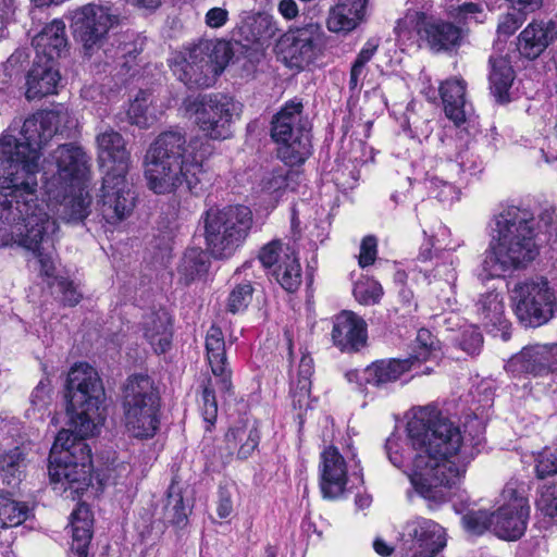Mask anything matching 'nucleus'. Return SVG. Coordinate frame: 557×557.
<instances>
[{
  "instance_id": "nucleus-1",
  "label": "nucleus",
  "mask_w": 557,
  "mask_h": 557,
  "mask_svg": "<svg viewBox=\"0 0 557 557\" xmlns=\"http://www.w3.org/2000/svg\"><path fill=\"white\" fill-rule=\"evenodd\" d=\"M70 429L61 430L51 447L49 476L54 490L75 499L91 483V449L85 442L104 421L106 392L98 372L87 363L73 366L65 385Z\"/></svg>"
},
{
  "instance_id": "nucleus-2",
  "label": "nucleus",
  "mask_w": 557,
  "mask_h": 557,
  "mask_svg": "<svg viewBox=\"0 0 557 557\" xmlns=\"http://www.w3.org/2000/svg\"><path fill=\"white\" fill-rule=\"evenodd\" d=\"M407 434L414 450L409 474L412 486L431 504L447 502L472 459L459 426L436 408L421 407L408 421Z\"/></svg>"
},
{
  "instance_id": "nucleus-3",
  "label": "nucleus",
  "mask_w": 557,
  "mask_h": 557,
  "mask_svg": "<svg viewBox=\"0 0 557 557\" xmlns=\"http://www.w3.org/2000/svg\"><path fill=\"white\" fill-rule=\"evenodd\" d=\"M210 153V144L199 138L187 141L182 132L161 133L146 153L148 187L154 194L165 195L185 185L189 193L199 196L209 183L203 162Z\"/></svg>"
},
{
  "instance_id": "nucleus-4",
  "label": "nucleus",
  "mask_w": 557,
  "mask_h": 557,
  "mask_svg": "<svg viewBox=\"0 0 557 557\" xmlns=\"http://www.w3.org/2000/svg\"><path fill=\"white\" fill-rule=\"evenodd\" d=\"M493 231L479 273L482 282L524 268L539 255L534 216L529 210L516 206L503 209L495 216Z\"/></svg>"
},
{
  "instance_id": "nucleus-5",
  "label": "nucleus",
  "mask_w": 557,
  "mask_h": 557,
  "mask_svg": "<svg viewBox=\"0 0 557 557\" xmlns=\"http://www.w3.org/2000/svg\"><path fill=\"white\" fill-rule=\"evenodd\" d=\"M67 110H41L28 116L20 131L21 138L11 129L0 137V166L24 175L26 185H37L41 149L57 134L69 128Z\"/></svg>"
},
{
  "instance_id": "nucleus-6",
  "label": "nucleus",
  "mask_w": 557,
  "mask_h": 557,
  "mask_svg": "<svg viewBox=\"0 0 557 557\" xmlns=\"http://www.w3.org/2000/svg\"><path fill=\"white\" fill-rule=\"evenodd\" d=\"M96 144L99 162L107 169L97 203L106 223L115 225L135 208L136 195L126 178L129 151L123 136L109 126L99 128Z\"/></svg>"
},
{
  "instance_id": "nucleus-7",
  "label": "nucleus",
  "mask_w": 557,
  "mask_h": 557,
  "mask_svg": "<svg viewBox=\"0 0 557 557\" xmlns=\"http://www.w3.org/2000/svg\"><path fill=\"white\" fill-rule=\"evenodd\" d=\"M24 175L0 166V188L11 189L0 193V247L16 244L33 248L34 238L29 235L49 218L46 207L38 199V184L26 185Z\"/></svg>"
},
{
  "instance_id": "nucleus-8",
  "label": "nucleus",
  "mask_w": 557,
  "mask_h": 557,
  "mask_svg": "<svg viewBox=\"0 0 557 557\" xmlns=\"http://www.w3.org/2000/svg\"><path fill=\"white\" fill-rule=\"evenodd\" d=\"M251 210L246 206L210 208L203 215L207 249L214 259H228L246 242L252 227Z\"/></svg>"
},
{
  "instance_id": "nucleus-9",
  "label": "nucleus",
  "mask_w": 557,
  "mask_h": 557,
  "mask_svg": "<svg viewBox=\"0 0 557 557\" xmlns=\"http://www.w3.org/2000/svg\"><path fill=\"white\" fill-rule=\"evenodd\" d=\"M183 107L203 135L224 140L233 135V125L240 117L243 104L232 96L215 92L187 97Z\"/></svg>"
},
{
  "instance_id": "nucleus-10",
  "label": "nucleus",
  "mask_w": 557,
  "mask_h": 557,
  "mask_svg": "<svg viewBox=\"0 0 557 557\" xmlns=\"http://www.w3.org/2000/svg\"><path fill=\"white\" fill-rule=\"evenodd\" d=\"M302 103L287 102L273 117L271 136L281 146L278 157L288 165L302 164L311 154V135L301 120Z\"/></svg>"
},
{
  "instance_id": "nucleus-11",
  "label": "nucleus",
  "mask_w": 557,
  "mask_h": 557,
  "mask_svg": "<svg viewBox=\"0 0 557 557\" xmlns=\"http://www.w3.org/2000/svg\"><path fill=\"white\" fill-rule=\"evenodd\" d=\"M233 51L227 41H203L195 46L180 66V79L189 88L212 86L224 71Z\"/></svg>"
},
{
  "instance_id": "nucleus-12",
  "label": "nucleus",
  "mask_w": 557,
  "mask_h": 557,
  "mask_svg": "<svg viewBox=\"0 0 557 557\" xmlns=\"http://www.w3.org/2000/svg\"><path fill=\"white\" fill-rule=\"evenodd\" d=\"M88 171V157L81 147L72 144L60 145L46 161L45 193L58 199L60 186L84 185Z\"/></svg>"
},
{
  "instance_id": "nucleus-13",
  "label": "nucleus",
  "mask_w": 557,
  "mask_h": 557,
  "mask_svg": "<svg viewBox=\"0 0 557 557\" xmlns=\"http://www.w3.org/2000/svg\"><path fill=\"white\" fill-rule=\"evenodd\" d=\"M511 300L518 320L527 327L541 326L553 318L555 295L543 277L518 283Z\"/></svg>"
},
{
  "instance_id": "nucleus-14",
  "label": "nucleus",
  "mask_w": 557,
  "mask_h": 557,
  "mask_svg": "<svg viewBox=\"0 0 557 557\" xmlns=\"http://www.w3.org/2000/svg\"><path fill=\"white\" fill-rule=\"evenodd\" d=\"M502 496L505 504L494 512L492 532L500 539L515 541L527 529L530 515L527 490L524 484L510 481L504 487Z\"/></svg>"
},
{
  "instance_id": "nucleus-15",
  "label": "nucleus",
  "mask_w": 557,
  "mask_h": 557,
  "mask_svg": "<svg viewBox=\"0 0 557 557\" xmlns=\"http://www.w3.org/2000/svg\"><path fill=\"white\" fill-rule=\"evenodd\" d=\"M323 29L318 23L289 29L276 44L277 54L290 69H305L321 53Z\"/></svg>"
},
{
  "instance_id": "nucleus-16",
  "label": "nucleus",
  "mask_w": 557,
  "mask_h": 557,
  "mask_svg": "<svg viewBox=\"0 0 557 557\" xmlns=\"http://www.w3.org/2000/svg\"><path fill=\"white\" fill-rule=\"evenodd\" d=\"M117 22L119 15L111 8L88 3L73 11L71 27L86 53H91L101 46L110 28Z\"/></svg>"
},
{
  "instance_id": "nucleus-17",
  "label": "nucleus",
  "mask_w": 557,
  "mask_h": 557,
  "mask_svg": "<svg viewBox=\"0 0 557 557\" xmlns=\"http://www.w3.org/2000/svg\"><path fill=\"white\" fill-rule=\"evenodd\" d=\"M404 545L412 552L410 557H434L446 546L445 530L435 521L417 517L406 522L403 531Z\"/></svg>"
},
{
  "instance_id": "nucleus-18",
  "label": "nucleus",
  "mask_w": 557,
  "mask_h": 557,
  "mask_svg": "<svg viewBox=\"0 0 557 557\" xmlns=\"http://www.w3.org/2000/svg\"><path fill=\"white\" fill-rule=\"evenodd\" d=\"M505 369L512 376L529 374L545 376L557 372V343L523 347L506 363Z\"/></svg>"
},
{
  "instance_id": "nucleus-19",
  "label": "nucleus",
  "mask_w": 557,
  "mask_h": 557,
  "mask_svg": "<svg viewBox=\"0 0 557 557\" xmlns=\"http://www.w3.org/2000/svg\"><path fill=\"white\" fill-rule=\"evenodd\" d=\"M60 197L58 199L48 196L49 203L41 200L47 205L46 210L51 206L58 219L65 223L78 224L91 212V197L85 189L84 185L78 186H60Z\"/></svg>"
},
{
  "instance_id": "nucleus-20",
  "label": "nucleus",
  "mask_w": 557,
  "mask_h": 557,
  "mask_svg": "<svg viewBox=\"0 0 557 557\" xmlns=\"http://www.w3.org/2000/svg\"><path fill=\"white\" fill-rule=\"evenodd\" d=\"M419 38L433 51H447L461 41V28L450 22L436 20L424 13L419 14L417 24Z\"/></svg>"
},
{
  "instance_id": "nucleus-21",
  "label": "nucleus",
  "mask_w": 557,
  "mask_h": 557,
  "mask_svg": "<svg viewBox=\"0 0 557 557\" xmlns=\"http://www.w3.org/2000/svg\"><path fill=\"white\" fill-rule=\"evenodd\" d=\"M368 338L367 323L352 311H343L333 322L332 339L342 351H359Z\"/></svg>"
},
{
  "instance_id": "nucleus-22",
  "label": "nucleus",
  "mask_w": 557,
  "mask_h": 557,
  "mask_svg": "<svg viewBox=\"0 0 557 557\" xmlns=\"http://www.w3.org/2000/svg\"><path fill=\"white\" fill-rule=\"evenodd\" d=\"M60 78L57 61L34 57L32 67L26 74V99H41L54 94Z\"/></svg>"
},
{
  "instance_id": "nucleus-23",
  "label": "nucleus",
  "mask_w": 557,
  "mask_h": 557,
  "mask_svg": "<svg viewBox=\"0 0 557 557\" xmlns=\"http://www.w3.org/2000/svg\"><path fill=\"white\" fill-rule=\"evenodd\" d=\"M347 483V469L344 457L335 447H329L321 454L320 488L324 498L341 496Z\"/></svg>"
},
{
  "instance_id": "nucleus-24",
  "label": "nucleus",
  "mask_w": 557,
  "mask_h": 557,
  "mask_svg": "<svg viewBox=\"0 0 557 557\" xmlns=\"http://www.w3.org/2000/svg\"><path fill=\"white\" fill-rule=\"evenodd\" d=\"M207 359L215 376V385L222 393L232 389L231 371L226 366L225 341L222 330L212 325L206 335Z\"/></svg>"
},
{
  "instance_id": "nucleus-25",
  "label": "nucleus",
  "mask_w": 557,
  "mask_h": 557,
  "mask_svg": "<svg viewBox=\"0 0 557 557\" xmlns=\"http://www.w3.org/2000/svg\"><path fill=\"white\" fill-rule=\"evenodd\" d=\"M475 313L478 322L490 333H502L504 339H507V330L509 323L505 318L504 301L499 293L495 290L487 292L480 296L475 304Z\"/></svg>"
},
{
  "instance_id": "nucleus-26",
  "label": "nucleus",
  "mask_w": 557,
  "mask_h": 557,
  "mask_svg": "<svg viewBox=\"0 0 557 557\" xmlns=\"http://www.w3.org/2000/svg\"><path fill=\"white\" fill-rule=\"evenodd\" d=\"M150 404L151 409H160V397L152 380L148 375L129 376L124 386L122 407L124 412H131L133 405L137 411Z\"/></svg>"
},
{
  "instance_id": "nucleus-27",
  "label": "nucleus",
  "mask_w": 557,
  "mask_h": 557,
  "mask_svg": "<svg viewBox=\"0 0 557 557\" xmlns=\"http://www.w3.org/2000/svg\"><path fill=\"white\" fill-rule=\"evenodd\" d=\"M35 57H44L57 61L67 48L65 23L62 20H53L46 25L33 39Z\"/></svg>"
},
{
  "instance_id": "nucleus-28",
  "label": "nucleus",
  "mask_w": 557,
  "mask_h": 557,
  "mask_svg": "<svg viewBox=\"0 0 557 557\" xmlns=\"http://www.w3.org/2000/svg\"><path fill=\"white\" fill-rule=\"evenodd\" d=\"M144 335L157 354H164L172 342V321L164 308L151 310L143 318Z\"/></svg>"
},
{
  "instance_id": "nucleus-29",
  "label": "nucleus",
  "mask_w": 557,
  "mask_h": 557,
  "mask_svg": "<svg viewBox=\"0 0 557 557\" xmlns=\"http://www.w3.org/2000/svg\"><path fill=\"white\" fill-rule=\"evenodd\" d=\"M554 23H530L518 36L519 53L530 60L539 58L554 39Z\"/></svg>"
},
{
  "instance_id": "nucleus-30",
  "label": "nucleus",
  "mask_w": 557,
  "mask_h": 557,
  "mask_svg": "<svg viewBox=\"0 0 557 557\" xmlns=\"http://www.w3.org/2000/svg\"><path fill=\"white\" fill-rule=\"evenodd\" d=\"M367 0H338L330 11L327 28L333 33H349L364 17Z\"/></svg>"
},
{
  "instance_id": "nucleus-31",
  "label": "nucleus",
  "mask_w": 557,
  "mask_h": 557,
  "mask_svg": "<svg viewBox=\"0 0 557 557\" xmlns=\"http://www.w3.org/2000/svg\"><path fill=\"white\" fill-rule=\"evenodd\" d=\"M57 230L58 225L55 221L49 216L47 221H44L35 228V232L29 235L30 239L34 238L35 246L33 248H25L37 257L40 264V273L47 277H54V258L49 248L53 245L52 235Z\"/></svg>"
},
{
  "instance_id": "nucleus-32",
  "label": "nucleus",
  "mask_w": 557,
  "mask_h": 557,
  "mask_svg": "<svg viewBox=\"0 0 557 557\" xmlns=\"http://www.w3.org/2000/svg\"><path fill=\"white\" fill-rule=\"evenodd\" d=\"M490 89L498 103L510 101L509 90L515 81V71L506 55H491L490 60Z\"/></svg>"
},
{
  "instance_id": "nucleus-33",
  "label": "nucleus",
  "mask_w": 557,
  "mask_h": 557,
  "mask_svg": "<svg viewBox=\"0 0 557 557\" xmlns=\"http://www.w3.org/2000/svg\"><path fill=\"white\" fill-rule=\"evenodd\" d=\"M466 88L467 83L457 77L445 81L440 87L445 114L456 125L466 122Z\"/></svg>"
},
{
  "instance_id": "nucleus-34",
  "label": "nucleus",
  "mask_w": 557,
  "mask_h": 557,
  "mask_svg": "<svg viewBox=\"0 0 557 557\" xmlns=\"http://www.w3.org/2000/svg\"><path fill=\"white\" fill-rule=\"evenodd\" d=\"M416 369L410 360L389 359L379 360L363 370V380L367 384L383 387L397 381L405 372Z\"/></svg>"
},
{
  "instance_id": "nucleus-35",
  "label": "nucleus",
  "mask_w": 557,
  "mask_h": 557,
  "mask_svg": "<svg viewBox=\"0 0 557 557\" xmlns=\"http://www.w3.org/2000/svg\"><path fill=\"white\" fill-rule=\"evenodd\" d=\"M131 412H124L125 428L128 434L136 438H151L156 435L159 425L160 409H151V405L144 406L137 411L133 405Z\"/></svg>"
},
{
  "instance_id": "nucleus-36",
  "label": "nucleus",
  "mask_w": 557,
  "mask_h": 557,
  "mask_svg": "<svg viewBox=\"0 0 557 557\" xmlns=\"http://www.w3.org/2000/svg\"><path fill=\"white\" fill-rule=\"evenodd\" d=\"M225 440L228 447L238 446L237 458L245 460L248 459L258 448L260 443V431L255 422H247L242 425L231 428L225 435Z\"/></svg>"
},
{
  "instance_id": "nucleus-37",
  "label": "nucleus",
  "mask_w": 557,
  "mask_h": 557,
  "mask_svg": "<svg viewBox=\"0 0 557 557\" xmlns=\"http://www.w3.org/2000/svg\"><path fill=\"white\" fill-rule=\"evenodd\" d=\"M27 466V454L23 447H14L0 455V480L9 487L15 488L22 482Z\"/></svg>"
},
{
  "instance_id": "nucleus-38",
  "label": "nucleus",
  "mask_w": 557,
  "mask_h": 557,
  "mask_svg": "<svg viewBox=\"0 0 557 557\" xmlns=\"http://www.w3.org/2000/svg\"><path fill=\"white\" fill-rule=\"evenodd\" d=\"M276 282L289 293L297 290L301 284V267L293 249H286L284 259L272 271Z\"/></svg>"
},
{
  "instance_id": "nucleus-39",
  "label": "nucleus",
  "mask_w": 557,
  "mask_h": 557,
  "mask_svg": "<svg viewBox=\"0 0 557 557\" xmlns=\"http://www.w3.org/2000/svg\"><path fill=\"white\" fill-rule=\"evenodd\" d=\"M429 285L433 286V292L443 294L445 299L449 300V294L454 292L457 280L456 269L451 259H445L437 263L435 268L424 273Z\"/></svg>"
},
{
  "instance_id": "nucleus-40",
  "label": "nucleus",
  "mask_w": 557,
  "mask_h": 557,
  "mask_svg": "<svg viewBox=\"0 0 557 557\" xmlns=\"http://www.w3.org/2000/svg\"><path fill=\"white\" fill-rule=\"evenodd\" d=\"M210 267V260L206 251L200 248H189L185 251L178 265V273L186 284L196 277L206 274Z\"/></svg>"
},
{
  "instance_id": "nucleus-41",
  "label": "nucleus",
  "mask_w": 557,
  "mask_h": 557,
  "mask_svg": "<svg viewBox=\"0 0 557 557\" xmlns=\"http://www.w3.org/2000/svg\"><path fill=\"white\" fill-rule=\"evenodd\" d=\"M29 515L26 503L13 498L10 494H0V528H14L22 524Z\"/></svg>"
},
{
  "instance_id": "nucleus-42",
  "label": "nucleus",
  "mask_w": 557,
  "mask_h": 557,
  "mask_svg": "<svg viewBox=\"0 0 557 557\" xmlns=\"http://www.w3.org/2000/svg\"><path fill=\"white\" fill-rule=\"evenodd\" d=\"M152 95L146 90H139L135 99L131 102L127 116L131 124L140 128H147L156 121V115L150 106Z\"/></svg>"
},
{
  "instance_id": "nucleus-43",
  "label": "nucleus",
  "mask_w": 557,
  "mask_h": 557,
  "mask_svg": "<svg viewBox=\"0 0 557 557\" xmlns=\"http://www.w3.org/2000/svg\"><path fill=\"white\" fill-rule=\"evenodd\" d=\"M313 373V360L310 356H302L299 362L297 381L293 382L292 394L294 403L302 406L304 400L309 397L311 388V375Z\"/></svg>"
},
{
  "instance_id": "nucleus-44",
  "label": "nucleus",
  "mask_w": 557,
  "mask_h": 557,
  "mask_svg": "<svg viewBox=\"0 0 557 557\" xmlns=\"http://www.w3.org/2000/svg\"><path fill=\"white\" fill-rule=\"evenodd\" d=\"M448 15L461 25L482 24L487 17L485 8L481 3L475 2L451 4L448 8Z\"/></svg>"
},
{
  "instance_id": "nucleus-45",
  "label": "nucleus",
  "mask_w": 557,
  "mask_h": 557,
  "mask_svg": "<svg viewBox=\"0 0 557 557\" xmlns=\"http://www.w3.org/2000/svg\"><path fill=\"white\" fill-rule=\"evenodd\" d=\"M165 516L171 523L181 527L187 521L188 509L184 504L182 493L174 483H172L168 491V498L165 504Z\"/></svg>"
},
{
  "instance_id": "nucleus-46",
  "label": "nucleus",
  "mask_w": 557,
  "mask_h": 557,
  "mask_svg": "<svg viewBox=\"0 0 557 557\" xmlns=\"http://www.w3.org/2000/svg\"><path fill=\"white\" fill-rule=\"evenodd\" d=\"M253 287L250 282L237 284L227 298V311L235 314L244 311L252 299Z\"/></svg>"
},
{
  "instance_id": "nucleus-47",
  "label": "nucleus",
  "mask_w": 557,
  "mask_h": 557,
  "mask_svg": "<svg viewBox=\"0 0 557 557\" xmlns=\"http://www.w3.org/2000/svg\"><path fill=\"white\" fill-rule=\"evenodd\" d=\"M416 343L417 346L413 349V354L407 358L411 361L414 368L420 366L422 362L430 360L435 350L434 342L432 339L431 333L428 330H419Z\"/></svg>"
},
{
  "instance_id": "nucleus-48",
  "label": "nucleus",
  "mask_w": 557,
  "mask_h": 557,
  "mask_svg": "<svg viewBox=\"0 0 557 557\" xmlns=\"http://www.w3.org/2000/svg\"><path fill=\"white\" fill-rule=\"evenodd\" d=\"M492 520L494 512L488 513L486 510H471L462 517L466 530L475 535H481L486 530L492 531Z\"/></svg>"
},
{
  "instance_id": "nucleus-49",
  "label": "nucleus",
  "mask_w": 557,
  "mask_h": 557,
  "mask_svg": "<svg viewBox=\"0 0 557 557\" xmlns=\"http://www.w3.org/2000/svg\"><path fill=\"white\" fill-rule=\"evenodd\" d=\"M537 509L557 524V483L546 486L536 500Z\"/></svg>"
},
{
  "instance_id": "nucleus-50",
  "label": "nucleus",
  "mask_w": 557,
  "mask_h": 557,
  "mask_svg": "<svg viewBox=\"0 0 557 557\" xmlns=\"http://www.w3.org/2000/svg\"><path fill=\"white\" fill-rule=\"evenodd\" d=\"M286 249L292 248L284 246L280 240H272L261 248L259 261L264 268H275L284 259Z\"/></svg>"
},
{
  "instance_id": "nucleus-51",
  "label": "nucleus",
  "mask_w": 557,
  "mask_h": 557,
  "mask_svg": "<svg viewBox=\"0 0 557 557\" xmlns=\"http://www.w3.org/2000/svg\"><path fill=\"white\" fill-rule=\"evenodd\" d=\"M535 472L539 479L557 474V450L545 448L535 458Z\"/></svg>"
},
{
  "instance_id": "nucleus-52",
  "label": "nucleus",
  "mask_w": 557,
  "mask_h": 557,
  "mask_svg": "<svg viewBox=\"0 0 557 557\" xmlns=\"http://www.w3.org/2000/svg\"><path fill=\"white\" fill-rule=\"evenodd\" d=\"M72 544L69 557H87L88 546L92 536L91 528H77L71 530Z\"/></svg>"
},
{
  "instance_id": "nucleus-53",
  "label": "nucleus",
  "mask_w": 557,
  "mask_h": 557,
  "mask_svg": "<svg viewBox=\"0 0 557 557\" xmlns=\"http://www.w3.org/2000/svg\"><path fill=\"white\" fill-rule=\"evenodd\" d=\"M429 181L430 193L442 202H450L458 198L456 187L448 181L433 176Z\"/></svg>"
},
{
  "instance_id": "nucleus-54",
  "label": "nucleus",
  "mask_w": 557,
  "mask_h": 557,
  "mask_svg": "<svg viewBox=\"0 0 557 557\" xmlns=\"http://www.w3.org/2000/svg\"><path fill=\"white\" fill-rule=\"evenodd\" d=\"M383 289L376 282L357 283L354 288L356 299L363 305H371L379 302Z\"/></svg>"
},
{
  "instance_id": "nucleus-55",
  "label": "nucleus",
  "mask_w": 557,
  "mask_h": 557,
  "mask_svg": "<svg viewBox=\"0 0 557 557\" xmlns=\"http://www.w3.org/2000/svg\"><path fill=\"white\" fill-rule=\"evenodd\" d=\"M51 286L54 288V292L61 294V301L65 306H75L79 302L82 294L77 292L73 282L64 278V277H54Z\"/></svg>"
},
{
  "instance_id": "nucleus-56",
  "label": "nucleus",
  "mask_w": 557,
  "mask_h": 557,
  "mask_svg": "<svg viewBox=\"0 0 557 557\" xmlns=\"http://www.w3.org/2000/svg\"><path fill=\"white\" fill-rule=\"evenodd\" d=\"M527 15L519 10L511 9L499 18L497 33L506 37L512 35L523 24Z\"/></svg>"
},
{
  "instance_id": "nucleus-57",
  "label": "nucleus",
  "mask_w": 557,
  "mask_h": 557,
  "mask_svg": "<svg viewBox=\"0 0 557 557\" xmlns=\"http://www.w3.org/2000/svg\"><path fill=\"white\" fill-rule=\"evenodd\" d=\"M212 383L209 382L202 392V417L208 424L207 430L212 426L218 416V404L214 395V389L211 387Z\"/></svg>"
},
{
  "instance_id": "nucleus-58",
  "label": "nucleus",
  "mask_w": 557,
  "mask_h": 557,
  "mask_svg": "<svg viewBox=\"0 0 557 557\" xmlns=\"http://www.w3.org/2000/svg\"><path fill=\"white\" fill-rule=\"evenodd\" d=\"M30 50L16 49L4 63V71L9 77L20 74L29 64Z\"/></svg>"
},
{
  "instance_id": "nucleus-59",
  "label": "nucleus",
  "mask_w": 557,
  "mask_h": 557,
  "mask_svg": "<svg viewBox=\"0 0 557 557\" xmlns=\"http://www.w3.org/2000/svg\"><path fill=\"white\" fill-rule=\"evenodd\" d=\"M459 347L473 356L480 352L483 345L482 334L473 326L465 330L458 338Z\"/></svg>"
},
{
  "instance_id": "nucleus-60",
  "label": "nucleus",
  "mask_w": 557,
  "mask_h": 557,
  "mask_svg": "<svg viewBox=\"0 0 557 557\" xmlns=\"http://www.w3.org/2000/svg\"><path fill=\"white\" fill-rule=\"evenodd\" d=\"M51 398V384L49 379H42L34 388L30 397L32 405L38 410L48 406Z\"/></svg>"
},
{
  "instance_id": "nucleus-61",
  "label": "nucleus",
  "mask_w": 557,
  "mask_h": 557,
  "mask_svg": "<svg viewBox=\"0 0 557 557\" xmlns=\"http://www.w3.org/2000/svg\"><path fill=\"white\" fill-rule=\"evenodd\" d=\"M458 164L461 171L468 172L470 175H475L483 169V161L481 158L469 149L459 152Z\"/></svg>"
},
{
  "instance_id": "nucleus-62",
  "label": "nucleus",
  "mask_w": 557,
  "mask_h": 557,
  "mask_svg": "<svg viewBox=\"0 0 557 557\" xmlns=\"http://www.w3.org/2000/svg\"><path fill=\"white\" fill-rule=\"evenodd\" d=\"M287 186V176L283 170L273 171L262 180V189L267 193H276Z\"/></svg>"
},
{
  "instance_id": "nucleus-63",
  "label": "nucleus",
  "mask_w": 557,
  "mask_h": 557,
  "mask_svg": "<svg viewBox=\"0 0 557 557\" xmlns=\"http://www.w3.org/2000/svg\"><path fill=\"white\" fill-rule=\"evenodd\" d=\"M71 530L77 528H92V515L86 504H78L71 513Z\"/></svg>"
},
{
  "instance_id": "nucleus-64",
  "label": "nucleus",
  "mask_w": 557,
  "mask_h": 557,
  "mask_svg": "<svg viewBox=\"0 0 557 557\" xmlns=\"http://www.w3.org/2000/svg\"><path fill=\"white\" fill-rule=\"evenodd\" d=\"M376 246V239L373 236H367L362 239L359 255V264L361 268L371 265L375 261Z\"/></svg>"
}]
</instances>
